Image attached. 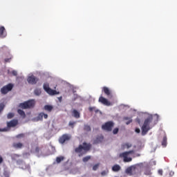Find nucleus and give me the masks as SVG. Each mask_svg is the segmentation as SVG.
<instances>
[{"instance_id":"nucleus-1","label":"nucleus","mask_w":177,"mask_h":177,"mask_svg":"<svg viewBox=\"0 0 177 177\" xmlns=\"http://www.w3.org/2000/svg\"><path fill=\"white\" fill-rule=\"evenodd\" d=\"M156 125V123L153 122V115H148L147 118L145 119L144 123L141 127L142 136H145L147 135V132L152 129Z\"/></svg>"},{"instance_id":"nucleus-2","label":"nucleus","mask_w":177,"mask_h":177,"mask_svg":"<svg viewBox=\"0 0 177 177\" xmlns=\"http://www.w3.org/2000/svg\"><path fill=\"white\" fill-rule=\"evenodd\" d=\"M87 151H89V144L86 142H83L75 149V153H77L79 157H82Z\"/></svg>"},{"instance_id":"nucleus-3","label":"nucleus","mask_w":177,"mask_h":177,"mask_svg":"<svg viewBox=\"0 0 177 177\" xmlns=\"http://www.w3.org/2000/svg\"><path fill=\"white\" fill-rule=\"evenodd\" d=\"M19 124V120L17 119H13L10 122H7V127L0 129L1 132H8L10 131V128H15Z\"/></svg>"},{"instance_id":"nucleus-4","label":"nucleus","mask_w":177,"mask_h":177,"mask_svg":"<svg viewBox=\"0 0 177 177\" xmlns=\"http://www.w3.org/2000/svg\"><path fill=\"white\" fill-rule=\"evenodd\" d=\"M35 106V100H29L24 102L20 103L19 107L23 109L24 110L27 109H32Z\"/></svg>"},{"instance_id":"nucleus-5","label":"nucleus","mask_w":177,"mask_h":177,"mask_svg":"<svg viewBox=\"0 0 177 177\" xmlns=\"http://www.w3.org/2000/svg\"><path fill=\"white\" fill-rule=\"evenodd\" d=\"M135 153L134 150H131L129 151H125L120 153V158H123L124 162H131L132 161V158H128L129 154H133Z\"/></svg>"},{"instance_id":"nucleus-6","label":"nucleus","mask_w":177,"mask_h":177,"mask_svg":"<svg viewBox=\"0 0 177 177\" xmlns=\"http://www.w3.org/2000/svg\"><path fill=\"white\" fill-rule=\"evenodd\" d=\"M114 128V122L113 121H109L102 125V129L106 131V132H111Z\"/></svg>"},{"instance_id":"nucleus-7","label":"nucleus","mask_w":177,"mask_h":177,"mask_svg":"<svg viewBox=\"0 0 177 177\" xmlns=\"http://www.w3.org/2000/svg\"><path fill=\"white\" fill-rule=\"evenodd\" d=\"M43 88L44 91H46L48 95H50L51 96H53L55 95H59L60 92L56 91L55 90H53L49 87V84H44L43 86Z\"/></svg>"},{"instance_id":"nucleus-8","label":"nucleus","mask_w":177,"mask_h":177,"mask_svg":"<svg viewBox=\"0 0 177 177\" xmlns=\"http://www.w3.org/2000/svg\"><path fill=\"white\" fill-rule=\"evenodd\" d=\"M12 89H13V84L10 83V84L3 86L1 88L0 91L2 95H6V93H8V92H10V91H12Z\"/></svg>"},{"instance_id":"nucleus-9","label":"nucleus","mask_w":177,"mask_h":177,"mask_svg":"<svg viewBox=\"0 0 177 177\" xmlns=\"http://www.w3.org/2000/svg\"><path fill=\"white\" fill-rule=\"evenodd\" d=\"M27 81L28 84H30L31 85H35V84L38 82L39 80L35 76L31 75L28 77Z\"/></svg>"},{"instance_id":"nucleus-10","label":"nucleus","mask_w":177,"mask_h":177,"mask_svg":"<svg viewBox=\"0 0 177 177\" xmlns=\"http://www.w3.org/2000/svg\"><path fill=\"white\" fill-rule=\"evenodd\" d=\"M98 102L102 103V104H104V106H111V102H110L109 100L104 98L103 96L100 97Z\"/></svg>"},{"instance_id":"nucleus-11","label":"nucleus","mask_w":177,"mask_h":177,"mask_svg":"<svg viewBox=\"0 0 177 177\" xmlns=\"http://www.w3.org/2000/svg\"><path fill=\"white\" fill-rule=\"evenodd\" d=\"M70 139H71V137L68 134H64L59 138V143L63 144L65 142H67V140H70Z\"/></svg>"},{"instance_id":"nucleus-12","label":"nucleus","mask_w":177,"mask_h":177,"mask_svg":"<svg viewBox=\"0 0 177 177\" xmlns=\"http://www.w3.org/2000/svg\"><path fill=\"white\" fill-rule=\"evenodd\" d=\"M8 33L4 26H0V38H6Z\"/></svg>"},{"instance_id":"nucleus-13","label":"nucleus","mask_w":177,"mask_h":177,"mask_svg":"<svg viewBox=\"0 0 177 177\" xmlns=\"http://www.w3.org/2000/svg\"><path fill=\"white\" fill-rule=\"evenodd\" d=\"M72 117H74V118L78 119L80 117H81L80 111H78L77 109H73L71 111Z\"/></svg>"},{"instance_id":"nucleus-14","label":"nucleus","mask_w":177,"mask_h":177,"mask_svg":"<svg viewBox=\"0 0 177 177\" xmlns=\"http://www.w3.org/2000/svg\"><path fill=\"white\" fill-rule=\"evenodd\" d=\"M43 110L47 111V113H51L52 110H53V106L52 105H45L43 108Z\"/></svg>"},{"instance_id":"nucleus-15","label":"nucleus","mask_w":177,"mask_h":177,"mask_svg":"<svg viewBox=\"0 0 177 177\" xmlns=\"http://www.w3.org/2000/svg\"><path fill=\"white\" fill-rule=\"evenodd\" d=\"M24 145H23V143L21 142H14L12 144V147L15 148V149H23V147Z\"/></svg>"},{"instance_id":"nucleus-16","label":"nucleus","mask_w":177,"mask_h":177,"mask_svg":"<svg viewBox=\"0 0 177 177\" xmlns=\"http://www.w3.org/2000/svg\"><path fill=\"white\" fill-rule=\"evenodd\" d=\"M120 169L121 167L118 165H115L112 167V171H113V172H118V171H120Z\"/></svg>"},{"instance_id":"nucleus-17","label":"nucleus","mask_w":177,"mask_h":177,"mask_svg":"<svg viewBox=\"0 0 177 177\" xmlns=\"http://www.w3.org/2000/svg\"><path fill=\"white\" fill-rule=\"evenodd\" d=\"M132 171H133V167H132V166H131V167H129L127 168L125 172H126V174H127V175L132 176Z\"/></svg>"},{"instance_id":"nucleus-18","label":"nucleus","mask_w":177,"mask_h":177,"mask_svg":"<svg viewBox=\"0 0 177 177\" xmlns=\"http://www.w3.org/2000/svg\"><path fill=\"white\" fill-rule=\"evenodd\" d=\"M123 120L124 121H127V122H126V125H129V124H131V122H132V118L124 117Z\"/></svg>"},{"instance_id":"nucleus-19","label":"nucleus","mask_w":177,"mask_h":177,"mask_svg":"<svg viewBox=\"0 0 177 177\" xmlns=\"http://www.w3.org/2000/svg\"><path fill=\"white\" fill-rule=\"evenodd\" d=\"M17 113L18 114H19V115H21V117H22V118H26V113L24 112V111L21 109H18Z\"/></svg>"},{"instance_id":"nucleus-20","label":"nucleus","mask_w":177,"mask_h":177,"mask_svg":"<svg viewBox=\"0 0 177 177\" xmlns=\"http://www.w3.org/2000/svg\"><path fill=\"white\" fill-rule=\"evenodd\" d=\"M103 91L105 93V95H106L107 96H110L111 95V92H110V89H109V88L107 87H103Z\"/></svg>"},{"instance_id":"nucleus-21","label":"nucleus","mask_w":177,"mask_h":177,"mask_svg":"<svg viewBox=\"0 0 177 177\" xmlns=\"http://www.w3.org/2000/svg\"><path fill=\"white\" fill-rule=\"evenodd\" d=\"M130 147H132V145L129 143H124L122 145V149H129Z\"/></svg>"},{"instance_id":"nucleus-22","label":"nucleus","mask_w":177,"mask_h":177,"mask_svg":"<svg viewBox=\"0 0 177 177\" xmlns=\"http://www.w3.org/2000/svg\"><path fill=\"white\" fill-rule=\"evenodd\" d=\"M34 93L36 96H39L42 93V91H41V88H35Z\"/></svg>"},{"instance_id":"nucleus-23","label":"nucleus","mask_w":177,"mask_h":177,"mask_svg":"<svg viewBox=\"0 0 177 177\" xmlns=\"http://www.w3.org/2000/svg\"><path fill=\"white\" fill-rule=\"evenodd\" d=\"M44 120V113H40L37 117V121H42Z\"/></svg>"},{"instance_id":"nucleus-24","label":"nucleus","mask_w":177,"mask_h":177,"mask_svg":"<svg viewBox=\"0 0 177 177\" xmlns=\"http://www.w3.org/2000/svg\"><path fill=\"white\" fill-rule=\"evenodd\" d=\"M64 160V156H59L56 158V162L57 164H60L61 161H63Z\"/></svg>"},{"instance_id":"nucleus-25","label":"nucleus","mask_w":177,"mask_h":177,"mask_svg":"<svg viewBox=\"0 0 177 177\" xmlns=\"http://www.w3.org/2000/svg\"><path fill=\"white\" fill-rule=\"evenodd\" d=\"M167 136L163 137L162 141V146L163 147H167Z\"/></svg>"},{"instance_id":"nucleus-26","label":"nucleus","mask_w":177,"mask_h":177,"mask_svg":"<svg viewBox=\"0 0 177 177\" xmlns=\"http://www.w3.org/2000/svg\"><path fill=\"white\" fill-rule=\"evenodd\" d=\"M131 168H133L132 175H135V174L138 171V167H136V166H131Z\"/></svg>"},{"instance_id":"nucleus-27","label":"nucleus","mask_w":177,"mask_h":177,"mask_svg":"<svg viewBox=\"0 0 177 177\" xmlns=\"http://www.w3.org/2000/svg\"><path fill=\"white\" fill-rule=\"evenodd\" d=\"M75 124H77V122H73V121H70L68 123V127H71V128L74 129V125H75Z\"/></svg>"},{"instance_id":"nucleus-28","label":"nucleus","mask_w":177,"mask_h":177,"mask_svg":"<svg viewBox=\"0 0 177 177\" xmlns=\"http://www.w3.org/2000/svg\"><path fill=\"white\" fill-rule=\"evenodd\" d=\"M13 117H15V113H9L7 115L8 120H12V118H13Z\"/></svg>"},{"instance_id":"nucleus-29","label":"nucleus","mask_w":177,"mask_h":177,"mask_svg":"<svg viewBox=\"0 0 177 177\" xmlns=\"http://www.w3.org/2000/svg\"><path fill=\"white\" fill-rule=\"evenodd\" d=\"M25 137H26V134L24 133H20L16 136L17 139H21Z\"/></svg>"},{"instance_id":"nucleus-30","label":"nucleus","mask_w":177,"mask_h":177,"mask_svg":"<svg viewBox=\"0 0 177 177\" xmlns=\"http://www.w3.org/2000/svg\"><path fill=\"white\" fill-rule=\"evenodd\" d=\"M100 165V163L95 164L93 167V171H97V169L99 168V166Z\"/></svg>"},{"instance_id":"nucleus-31","label":"nucleus","mask_w":177,"mask_h":177,"mask_svg":"<svg viewBox=\"0 0 177 177\" xmlns=\"http://www.w3.org/2000/svg\"><path fill=\"white\" fill-rule=\"evenodd\" d=\"M144 174H145V175L150 176V175H151V171H150V169H147V170H145Z\"/></svg>"},{"instance_id":"nucleus-32","label":"nucleus","mask_w":177,"mask_h":177,"mask_svg":"<svg viewBox=\"0 0 177 177\" xmlns=\"http://www.w3.org/2000/svg\"><path fill=\"white\" fill-rule=\"evenodd\" d=\"M118 131H119V129H118V128H115V129L113 130V135H117V133H118Z\"/></svg>"},{"instance_id":"nucleus-33","label":"nucleus","mask_w":177,"mask_h":177,"mask_svg":"<svg viewBox=\"0 0 177 177\" xmlns=\"http://www.w3.org/2000/svg\"><path fill=\"white\" fill-rule=\"evenodd\" d=\"M5 109V104L3 103L0 104V113Z\"/></svg>"},{"instance_id":"nucleus-34","label":"nucleus","mask_w":177,"mask_h":177,"mask_svg":"<svg viewBox=\"0 0 177 177\" xmlns=\"http://www.w3.org/2000/svg\"><path fill=\"white\" fill-rule=\"evenodd\" d=\"M88 161H89V156H86V157L83 158L84 162H88Z\"/></svg>"},{"instance_id":"nucleus-35","label":"nucleus","mask_w":177,"mask_h":177,"mask_svg":"<svg viewBox=\"0 0 177 177\" xmlns=\"http://www.w3.org/2000/svg\"><path fill=\"white\" fill-rule=\"evenodd\" d=\"M10 60H12V57L10 58H6L4 59L5 63H10Z\"/></svg>"},{"instance_id":"nucleus-36","label":"nucleus","mask_w":177,"mask_h":177,"mask_svg":"<svg viewBox=\"0 0 177 177\" xmlns=\"http://www.w3.org/2000/svg\"><path fill=\"white\" fill-rule=\"evenodd\" d=\"M39 150H40L39 147H36L35 149V153H39Z\"/></svg>"},{"instance_id":"nucleus-37","label":"nucleus","mask_w":177,"mask_h":177,"mask_svg":"<svg viewBox=\"0 0 177 177\" xmlns=\"http://www.w3.org/2000/svg\"><path fill=\"white\" fill-rule=\"evenodd\" d=\"M3 175H4L5 177H9V172L5 171L3 172Z\"/></svg>"},{"instance_id":"nucleus-38","label":"nucleus","mask_w":177,"mask_h":177,"mask_svg":"<svg viewBox=\"0 0 177 177\" xmlns=\"http://www.w3.org/2000/svg\"><path fill=\"white\" fill-rule=\"evenodd\" d=\"M162 169H159L158 171V174H159V175H160L161 176H162Z\"/></svg>"},{"instance_id":"nucleus-39","label":"nucleus","mask_w":177,"mask_h":177,"mask_svg":"<svg viewBox=\"0 0 177 177\" xmlns=\"http://www.w3.org/2000/svg\"><path fill=\"white\" fill-rule=\"evenodd\" d=\"M101 175L102 176H105V175H107V172L106 171H102Z\"/></svg>"},{"instance_id":"nucleus-40","label":"nucleus","mask_w":177,"mask_h":177,"mask_svg":"<svg viewBox=\"0 0 177 177\" xmlns=\"http://www.w3.org/2000/svg\"><path fill=\"white\" fill-rule=\"evenodd\" d=\"M12 75H15V76L16 77V75H17V71H12Z\"/></svg>"},{"instance_id":"nucleus-41","label":"nucleus","mask_w":177,"mask_h":177,"mask_svg":"<svg viewBox=\"0 0 177 177\" xmlns=\"http://www.w3.org/2000/svg\"><path fill=\"white\" fill-rule=\"evenodd\" d=\"M136 122H138V124H140V119L139 118H137L136 119Z\"/></svg>"},{"instance_id":"nucleus-42","label":"nucleus","mask_w":177,"mask_h":177,"mask_svg":"<svg viewBox=\"0 0 177 177\" xmlns=\"http://www.w3.org/2000/svg\"><path fill=\"white\" fill-rule=\"evenodd\" d=\"M135 131L137 133H140V129L136 128Z\"/></svg>"},{"instance_id":"nucleus-43","label":"nucleus","mask_w":177,"mask_h":177,"mask_svg":"<svg viewBox=\"0 0 177 177\" xmlns=\"http://www.w3.org/2000/svg\"><path fill=\"white\" fill-rule=\"evenodd\" d=\"M43 117L45 118V120L48 119V114L44 113Z\"/></svg>"},{"instance_id":"nucleus-44","label":"nucleus","mask_w":177,"mask_h":177,"mask_svg":"<svg viewBox=\"0 0 177 177\" xmlns=\"http://www.w3.org/2000/svg\"><path fill=\"white\" fill-rule=\"evenodd\" d=\"M3 162V158L2 156H0V164H2Z\"/></svg>"},{"instance_id":"nucleus-45","label":"nucleus","mask_w":177,"mask_h":177,"mask_svg":"<svg viewBox=\"0 0 177 177\" xmlns=\"http://www.w3.org/2000/svg\"><path fill=\"white\" fill-rule=\"evenodd\" d=\"M174 174H175V173H174V171H170V172H169L170 176H174Z\"/></svg>"},{"instance_id":"nucleus-46","label":"nucleus","mask_w":177,"mask_h":177,"mask_svg":"<svg viewBox=\"0 0 177 177\" xmlns=\"http://www.w3.org/2000/svg\"><path fill=\"white\" fill-rule=\"evenodd\" d=\"M93 110H95V108H92V107L89 108V111H93Z\"/></svg>"},{"instance_id":"nucleus-47","label":"nucleus","mask_w":177,"mask_h":177,"mask_svg":"<svg viewBox=\"0 0 177 177\" xmlns=\"http://www.w3.org/2000/svg\"><path fill=\"white\" fill-rule=\"evenodd\" d=\"M3 48H4V49H8V47L3 46Z\"/></svg>"},{"instance_id":"nucleus-48","label":"nucleus","mask_w":177,"mask_h":177,"mask_svg":"<svg viewBox=\"0 0 177 177\" xmlns=\"http://www.w3.org/2000/svg\"><path fill=\"white\" fill-rule=\"evenodd\" d=\"M155 115H156L157 118H158V115L156 114Z\"/></svg>"},{"instance_id":"nucleus-49","label":"nucleus","mask_w":177,"mask_h":177,"mask_svg":"<svg viewBox=\"0 0 177 177\" xmlns=\"http://www.w3.org/2000/svg\"><path fill=\"white\" fill-rule=\"evenodd\" d=\"M59 99V100H62V97H60Z\"/></svg>"},{"instance_id":"nucleus-50","label":"nucleus","mask_w":177,"mask_h":177,"mask_svg":"<svg viewBox=\"0 0 177 177\" xmlns=\"http://www.w3.org/2000/svg\"><path fill=\"white\" fill-rule=\"evenodd\" d=\"M91 145H89V149H91Z\"/></svg>"},{"instance_id":"nucleus-51","label":"nucleus","mask_w":177,"mask_h":177,"mask_svg":"<svg viewBox=\"0 0 177 177\" xmlns=\"http://www.w3.org/2000/svg\"><path fill=\"white\" fill-rule=\"evenodd\" d=\"M95 111V113H97V111Z\"/></svg>"}]
</instances>
